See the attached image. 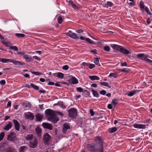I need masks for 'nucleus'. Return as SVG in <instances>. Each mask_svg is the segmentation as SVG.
I'll return each instance as SVG.
<instances>
[{"label":"nucleus","mask_w":152,"mask_h":152,"mask_svg":"<svg viewBox=\"0 0 152 152\" xmlns=\"http://www.w3.org/2000/svg\"><path fill=\"white\" fill-rule=\"evenodd\" d=\"M33 57L35 60H38V61L40 60V58L38 57L37 56H33Z\"/></svg>","instance_id":"052dcab7"},{"label":"nucleus","mask_w":152,"mask_h":152,"mask_svg":"<svg viewBox=\"0 0 152 152\" xmlns=\"http://www.w3.org/2000/svg\"><path fill=\"white\" fill-rule=\"evenodd\" d=\"M26 149L27 148L26 146H23L20 148L19 151L20 152H25Z\"/></svg>","instance_id":"f704fd0d"},{"label":"nucleus","mask_w":152,"mask_h":152,"mask_svg":"<svg viewBox=\"0 0 152 152\" xmlns=\"http://www.w3.org/2000/svg\"><path fill=\"white\" fill-rule=\"evenodd\" d=\"M100 84L102 85L110 87H109L108 84L106 82H101L100 83Z\"/></svg>","instance_id":"ea45409f"},{"label":"nucleus","mask_w":152,"mask_h":152,"mask_svg":"<svg viewBox=\"0 0 152 152\" xmlns=\"http://www.w3.org/2000/svg\"><path fill=\"white\" fill-rule=\"evenodd\" d=\"M51 137L48 133H45L43 136V141L45 144H48L51 140Z\"/></svg>","instance_id":"39448f33"},{"label":"nucleus","mask_w":152,"mask_h":152,"mask_svg":"<svg viewBox=\"0 0 152 152\" xmlns=\"http://www.w3.org/2000/svg\"><path fill=\"white\" fill-rule=\"evenodd\" d=\"M53 75L54 76H56L57 77L60 79H63L64 76V74L61 72L54 73Z\"/></svg>","instance_id":"aec40b11"},{"label":"nucleus","mask_w":152,"mask_h":152,"mask_svg":"<svg viewBox=\"0 0 152 152\" xmlns=\"http://www.w3.org/2000/svg\"><path fill=\"white\" fill-rule=\"evenodd\" d=\"M91 91L92 92L93 95L94 96L96 97H99V95L98 94V92L94 90L93 89H92L91 90Z\"/></svg>","instance_id":"2f4dec72"},{"label":"nucleus","mask_w":152,"mask_h":152,"mask_svg":"<svg viewBox=\"0 0 152 152\" xmlns=\"http://www.w3.org/2000/svg\"><path fill=\"white\" fill-rule=\"evenodd\" d=\"M76 32L78 33H81L83 32V30L82 29H80L76 31Z\"/></svg>","instance_id":"774afa93"},{"label":"nucleus","mask_w":152,"mask_h":152,"mask_svg":"<svg viewBox=\"0 0 152 152\" xmlns=\"http://www.w3.org/2000/svg\"><path fill=\"white\" fill-rule=\"evenodd\" d=\"M10 47L11 49L14 50L16 51H17L18 50L17 47L15 46H10Z\"/></svg>","instance_id":"a18cd8bd"},{"label":"nucleus","mask_w":152,"mask_h":152,"mask_svg":"<svg viewBox=\"0 0 152 152\" xmlns=\"http://www.w3.org/2000/svg\"><path fill=\"white\" fill-rule=\"evenodd\" d=\"M139 5L141 10H143L144 11L145 8L144 3L142 1H140V2Z\"/></svg>","instance_id":"72a5a7b5"},{"label":"nucleus","mask_w":152,"mask_h":152,"mask_svg":"<svg viewBox=\"0 0 152 152\" xmlns=\"http://www.w3.org/2000/svg\"><path fill=\"white\" fill-rule=\"evenodd\" d=\"M70 81L73 84H77L78 83V81L75 77H72L70 80Z\"/></svg>","instance_id":"6ab92c4d"},{"label":"nucleus","mask_w":152,"mask_h":152,"mask_svg":"<svg viewBox=\"0 0 152 152\" xmlns=\"http://www.w3.org/2000/svg\"><path fill=\"white\" fill-rule=\"evenodd\" d=\"M13 123L15 125V127L16 130L17 131L20 130V124L15 119L13 120Z\"/></svg>","instance_id":"4468645a"},{"label":"nucleus","mask_w":152,"mask_h":152,"mask_svg":"<svg viewBox=\"0 0 152 152\" xmlns=\"http://www.w3.org/2000/svg\"><path fill=\"white\" fill-rule=\"evenodd\" d=\"M16 138V134L13 132H11L8 135L7 139L11 141H14Z\"/></svg>","instance_id":"423d86ee"},{"label":"nucleus","mask_w":152,"mask_h":152,"mask_svg":"<svg viewBox=\"0 0 152 152\" xmlns=\"http://www.w3.org/2000/svg\"><path fill=\"white\" fill-rule=\"evenodd\" d=\"M106 93V91L104 90H102L100 92V94L102 95H105Z\"/></svg>","instance_id":"603ef678"},{"label":"nucleus","mask_w":152,"mask_h":152,"mask_svg":"<svg viewBox=\"0 0 152 152\" xmlns=\"http://www.w3.org/2000/svg\"><path fill=\"white\" fill-rule=\"evenodd\" d=\"M31 86L34 89H36V90H38L39 89V87L31 83Z\"/></svg>","instance_id":"37998d69"},{"label":"nucleus","mask_w":152,"mask_h":152,"mask_svg":"<svg viewBox=\"0 0 152 152\" xmlns=\"http://www.w3.org/2000/svg\"><path fill=\"white\" fill-rule=\"evenodd\" d=\"M45 113L48 117V119L55 123L59 121V119L56 116V111L50 109H48L45 111Z\"/></svg>","instance_id":"f257e3e1"},{"label":"nucleus","mask_w":152,"mask_h":152,"mask_svg":"<svg viewBox=\"0 0 152 152\" xmlns=\"http://www.w3.org/2000/svg\"><path fill=\"white\" fill-rule=\"evenodd\" d=\"M31 73L33 75H42V73L38 72H35L30 71Z\"/></svg>","instance_id":"e433bc0d"},{"label":"nucleus","mask_w":152,"mask_h":152,"mask_svg":"<svg viewBox=\"0 0 152 152\" xmlns=\"http://www.w3.org/2000/svg\"><path fill=\"white\" fill-rule=\"evenodd\" d=\"M1 43L6 46L9 47L10 45V42L7 41L3 40L1 41Z\"/></svg>","instance_id":"c756f323"},{"label":"nucleus","mask_w":152,"mask_h":152,"mask_svg":"<svg viewBox=\"0 0 152 152\" xmlns=\"http://www.w3.org/2000/svg\"><path fill=\"white\" fill-rule=\"evenodd\" d=\"M144 9L145 10V11H146V12L148 14V15H152V13H151V12L149 11V8H148V7H145V8Z\"/></svg>","instance_id":"a19ab883"},{"label":"nucleus","mask_w":152,"mask_h":152,"mask_svg":"<svg viewBox=\"0 0 152 152\" xmlns=\"http://www.w3.org/2000/svg\"><path fill=\"white\" fill-rule=\"evenodd\" d=\"M11 59L2 58V59L0 60V62L3 63H6L8 62H11Z\"/></svg>","instance_id":"cd10ccee"},{"label":"nucleus","mask_w":152,"mask_h":152,"mask_svg":"<svg viewBox=\"0 0 152 152\" xmlns=\"http://www.w3.org/2000/svg\"><path fill=\"white\" fill-rule=\"evenodd\" d=\"M137 57L141 59L145 60L146 57H148L146 55L143 53H140L137 55Z\"/></svg>","instance_id":"f3484780"},{"label":"nucleus","mask_w":152,"mask_h":152,"mask_svg":"<svg viewBox=\"0 0 152 152\" xmlns=\"http://www.w3.org/2000/svg\"><path fill=\"white\" fill-rule=\"evenodd\" d=\"M66 34L67 36L72 39H79V37L76 33H73L71 31H69L68 32L66 33Z\"/></svg>","instance_id":"0eeeda50"},{"label":"nucleus","mask_w":152,"mask_h":152,"mask_svg":"<svg viewBox=\"0 0 152 152\" xmlns=\"http://www.w3.org/2000/svg\"><path fill=\"white\" fill-rule=\"evenodd\" d=\"M145 61H147V62L152 64V61L147 58V57H146V58L145 59Z\"/></svg>","instance_id":"bf43d9fd"},{"label":"nucleus","mask_w":152,"mask_h":152,"mask_svg":"<svg viewBox=\"0 0 152 152\" xmlns=\"http://www.w3.org/2000/svg\"><path fill=\"white\" fill-rule=\"evenodd\" d=\"M35 131L37 135V136L40 137H41L42 133L41 129L39 126H37L35 129Z\"/></svg>","instance_id":"2eb2a0df"},{"label":"nucleus","mask_w":152,"mask_h":152,"mask_svg":"<svg viewBox=\"0 0 152 152\" xmlns=\"http://www.w3.org/2000/svg\"><path fill=\"white\" fill-rule=\"evenodd\" d=\"M77 90L79 92H82L83 91V89L81 87H77L76 88Z\"/></svg>","instance_id":"de8ad7c7"},{"label":"nucleus","mask_w":152,"mask_h":152,"mask_svg":"<svg viewBox=\"0 0 152 152\" xmlns=\"http://www.w3.org/2000/svg\"><path fill=\"white\" fill-rule=\"evenodd\" d=\"M89 78L91 80H99L100 78L99 77L97 76L96 75H92V76H89Z\"/></svg>","instance_id":"5701e85b"},{"label":"nucleus","mask_w":152,"mask_h":152,"mask_svg":"<svg viewBox=\"0 0 152 152\" xmlns=\"http://www.w3.org/2000/svg\"><path fill=\"white\" fill-rule=\"evenodd\" d=\"M87 149L92 152H99L98 148L94 144H89L87 146Z\"/></svg>","instance_id":"7ed1b4c3"},{"label":"nucleus","mask_w":152,"mask_h":152,"mask_svg":"<svg viewBox=\"0 0 152 152\" xmlns=\"http://www.w3.org/2000/svg\"><path fill=\"white\" fill-rule=\"evenodd\" d=\"M37 144V140L36 139H35L32 142H31L29 143L30 146L33 148H34L36 147Z\"/></svg>","instance_id":"9b49d317"},{"label":"nucleus","mask_w":152,"mask_h":152,"mask_svg":"<svg viewBox=\"0 0 152 152\" xmlns=\"http://www.w3.org/2000/svg\"><path fill=\"white\" fill-rule=\"evenodd\" d=\"M57 114L58 115H60L61 116H63L64 115L63 114L60 112H56V115Z\"/></svg>","instance_id":"680f3d73"},{"label":"nucleus","mask_w":152,"mask_h":152,"mask_svg":"<svg viewBox=\"0 0 152 152\" xmlns=\"http://www.w3.org/2000/svg\"><path fill=\"white\" fill-rule=\"evenodd\" d=\"M42 125L45 128L47 129L50 130H52L53 129L52 126L50 124L44 123L42 124Z\"/></svg>","instance_id":"1a4fd4ad"},{"label":"nucleus","mask_w":152,"mask_h":152,"mask_svg":"<svg viewBox=\"0 0 152 152\" xmlns=\"http://www.w3.org/2000/svg\"><path fill=\"white\" fill-rule=\"evenodd\" d=\"M70 128V126L67 124H65L64 125L63 130L64 133H65L67 130Z\"/></svg>","instance_id":"393cba45"},{"label":"nucleus","mask_w":152,"mask_h":152,"mask_svg":"<svg viewBox=\"0 0 152 152\" xmlns=\"http://www.w3.org/2000/svg\"><path fill=\"white\" fill-rule=\"evenodd\" d=\"M104 49L106 51H109L110 50V48L109 46L106 45L104 47Z\"/></svg>","instance_id":"58836bf2"},{"label":"nucleus","mask_w":152,"mask_h":152,"mask_svg":"<svg viewBox=\"0 0 152 152\" xmlns=\"http://www.w3.org/2000/svg\"><path fill=\"white\" fill-rule=\"evenodd\" d=\"M84 93L86 95L88 96H89L90 94V92L86 90H85L84 91Z\"/></svg>","instance_id":"8fccbe9b"},{"label":"nucleus","mask_w":152,"mask_h":152,"mask_svg":"<svg viewBox=\"0 0 152 152\" xmlns=\"http://www.w3.org/2000/svg\"><path fill=\"white\" fill-rule=\"evenodd\" d=\"M99 58H94V63L96 65H98L99 66H100L99 61Z\"/></svg>","instance_id":"473e14b6"},{"label":"nucleus","mask_w":152,"mask_h":152,"mask_svg":"<svg viewBox=\"0 0 152 152\" xmlns=\"http://www.w3.org/2000/svg\"><path fill=\"white\" fill-rule=\"evenodd\" d=\"M130 1L129 4V5L131 6H133L135 5V3L133 0H129Z\"/></svg>","instance_id":"c03bdc74"},{"label":"nucleus","mask_w":152,"mask_h":152,"mask_svg":"<svg viewBox=\"0 0 152 152\" xmlns=\"http://www.w3.org/2000/svg\"><path fill=\"white\" fill-rule=\"evenodd\" d=\"M15 35L18 37H23L25 36V35L21 33H16Z\"/></svg>","instance_id":"c9c22d12"},{"label":"nucleus","mask_w":152,"mask_h":152,"mask_svg":"<svg viewBox=\"0 0 152 152\" xmlns=\"http://www.w3.org/2000/svg\"><path fill=\"white\" fill-rule=\"evenodd\" d=\"M23 75L26 78H29L30 77V75L28 74H25Z\"/></svg>","instance_id":"338daca9"},{"label":"nucleus","mask_w":152,"mask_h":152,"mask_svg":"<svg viewBox=\"0 0 152 152\" xmlns=\"http://www.w3.org/2000/svg\"><path fill=\"white\" fill-rule=\"evenodd\" d=\"M118 100L116 99H113L111 102L113 106V109L115 107V105L118 104Z\"/></svg>","instance_id":"c85d7f7f"},{"label":"nucleus","mask_w":152,"mask_h":152,"mask_svg":"<svg viewBox=\"0 0 152 152\" xmlns=\"http://www.w3.org/2000/svg\"><path fill=\"white\" fill-rule=\"evenodd\" d=\"M89 64L87 63H86L85 62H83L82 63V64H81V65H83L84 66H88Z\"/></svg>","instance_id":"e2e57ef3"},{"label":"nucleus","mask_w":152,"mask_h":152,"mask_svg":"<svg viewBox=\"0 0 152 152\" xmlns=\"http://www.w3.org/2000/svg\"><path fill=\"white\" fill-rule=\"evenodd\" d=\"M133 126L136 128L138 129H145L146 127L145 125L144 124H133Z\"/></svg>","instance_id":"f8f14e48"},{"label":"nucleus","mask_w":152,"mask_h":152,"mask_svg":"<svg viewBox=\"0 0 152 152\" xmlns=\"http://www.w3.org/2000/svg\"><path fill=\"white\" fill-rule=\"evenodd\" d=\"M90 51L91 52L93 53L94 54H96L97 53L96 50V49L92 50Z\"/></svg>","instance_id":"69168bd1"},{"label":"nucleus","mask_w":152,"mask_h":152,"mask_svg":"<svg viewBox=\"0 0 152 152\" xmlns=\"http://www.w3.org/2000/svg\"><path fill=\"white\" fill-rule=\"evenodd\" d=\"M117 130V129L115 127H113L109 129V132L113 133L116 132Z\"/></svg>","instance_id":"7c9ffc66"},{"label":"nucleus","mask_w":152,"mask_h":152,"mask_svg":"<svg viewBox=\"0 0 152 152\" xmlns=\"http://www.w3.org/2000/svg\"><path fill=\"white\" fill-rule=\"evenodd\" d=\"M5 83H6L5 81L4 80H2L0 81V84L1 85H4L5 84Z\"/></svg>","instance_id":"13d9d810"},{"label":"nucleus","mask_w":152,"mask_h":152,"mask_svg":"<svg viewBox=\"0 0 152 152\" xmlns=\"http://www.w3.org/2000/svg\"><path fill=\"white\" fill-rule=\"evenodd\" d=\"M11 62L12 63L14 64L17 65H23L24 63L22 62H21L19 61H17L15 60H12L11 59Z\"/></svg>","instance_id":"a211bd4d"},{"label":"nucleus","mask_w":152,"mask_h":152,"mask_svg":"<svg viewBox=\"0 0 152 152\" xmlns=\"http://www.w3.org/2000/svg\"><path fill=\"white\" fill-rule=\"evenodd\" d=\"M25 115L26 118L29 120H32L34 118V115L32 113L30 112H28L26 113H25Z\"/></svg>","instance_id":"6e6552de"},{"label":"nucleus","mask_w":152,"mask_h":152,"mask_svg":"<svg viewBox=\"0 0 152 152\" xmlns=\"http://www.w3.org/2000/svg\"><path fill=\"white\" fill-rule=\"evenodd\" d=\"M95 141L96 143V147L97 148L99 152H104L103 144V140L100 136H97L95 137Z\"/></svg>","instance_id":"f03ea898"},{"label":"nucleus","mask_w":152,"mask_h":152,"mask_svg":"<svg viewBox=\"0 0 152 152\" xmlns=\"http://www.w3.org/2000/svg\"><path fill=\"white\" fill-rule=\"evenodd\" d=\"M88 66L90 69H92L95 67V65L94 64H89Z\"/></svg>","instance_id":"6e6d98bb"},{"label":"nucleus","mask_w":152,"mask_h":152,"mask_svg":"<svg viewBox=\"0 0 152 152\" xmlns=\"http://www.w3.org/2000/svg\"><path fill=\"white\" fill-rule=\"evenodd\" d=\"M24 58L26 59V60L28 62L31 61H32V57L31 56H29L27 54L24 55L23 56Z\"/></svg>","instance_id":"b1692460"},{"label":"nucleus","mask_w":152,"mask_h":152,"mask_svg":"<svg viewBox=\"0 0 152 152\" xmlns=\"http://www.w3.org/2000/svg\"><path fill=\"white\" fill-rule=\"evenodd\" d=\"M33 138V136L31 134H28L26 137V140H30Z\"/></svg>","instance_id":"bb28decb"},{"label":"nucleus","mask_w":152,"mask_h":152,"mask_svg":"<svg viewBox=\"0 0 152 152\" xmlns=\"http://www.w3.org/2000/svg\"><path fill=\"white\" fill-rule=\"evenodd\" d=\"M12 126V124L11 122L9 121L5 126H4L3 129L6 130L8 131L11 128Z\"/></svg>","instance_id":"dca6fc26"},{"label":"nucleus","mask_w":152,"mask_h":152,"mask_svg":"<svg viewBox=\"0 0 152 152\" xmlns=\"http://www.w3.org/2000/svg\"><path fill=\"white\" fill-rule=\"evenodd\" d=\"M68 113L69 116L72 118H75L77 115V110L74 108L69 109Z\"/></svg>","instance_id":"20e7f679"},{"label":"nucleus","mask_w":152,"mask_h":152,"mask_svg":"<svg viewBox=\"0 0 152 152\" xmlns=\"http://www.w3.org/2000/svg\"><path fill=\"white\" fill-rule=\"evenodd\" d=\"M86 41L87 42H88V43H89L91 44H95L94 42L93 41H92L91 39H90L89 38H87L86 39Z\"/></svg>","instance_id":"79ce46f5"},{"label":"nucleus","mask_w":152,"mask_h":152,"mask_svg":"<svg viewBox=\"0 0 152 152\" xmlns=\"http://www.w3.org/2000/svg\"><path fill=\"white\" fill-rule=\"evenodd\" d=\"M11 103L10 101H9L7 105V108H8L9 107H11Z\"/></svg>","instance_id":"0e129e2a"},{"label":"nucleus","mask_w":152,"mask_h":152,"mask_svg":"<svg viewBox=\"0 0 152 152\" xmlns=\"http://www.w3.org/2000/svg\"><path fill=\"white\" fill-rule=\"evenodd\" d=\"M113 3L110 1H108L107 3V5L110 7H112L113 5Z\"/></svg>","instance_id":"5fc2aeb1"},{"label":"nucleus","mask_w":152,"mask_h":152,"mask_svg":"<svg viewBox=\"0 0 152 152\" xmlns=\"http://www.w3.org/2000/svg\"><path fill=\"white\" fill-rule=\"evenodd\" d=\"M90 113L91 116H93L94 115V113L92 109H90Z\"/></svg>","instance_id":"864d4df0"},{"label":"nucleus","mask_w":152,"mask_h":152,"mask_svg":"<svg viewBox=\"0 0 152 152\" xmlns=\"http://www.w3.org/2000/svg\"><path fill=\"white\" fill-rule=\"evenodd\" d=\"M139 91L137 90H132L129 91L125 94L129 96H132L138 93Z\"/></svg>","instance_id":"9d476101"},{"label":"nucleus","mask_w":152,"mask_h":152,"mask_svg":"<svg viewBox=\"0 0 152 152\" xmlns=\"http://www.w3.org/2000/svg\"><path fill=\"white\" fill-rule=\"evenodd\" d=\"M109 77H113L114 78H116L118 77L117 73L116 72L115 73H110L109 74Z\"/></svg>","instance_id":"a878e982"},{"label":"nucleus","mask_w":152,"mask_h":152,"mask_svg":"<svg viewBox=\"0 0 152 152\" xmlns=\"http://www.w3.org/2000/svg\"><path fill=\"white\" fill-rule=\"evenodd\" d=\"M68 4L69 5L72 6L73 4H74L73 1L72 0H69L68 2Z\"/></svg>","instance_id":"4d7b16f0"},{"label":"nucleus","mask_w":152,"mask_h":152,"mask_svg":"<svg viewBox=\"0 0 152 152\" xmlns=\"http://www.w3.org/2000/svg\"><path fill=\"white\" fill-rule=\"evenodd\" d=\"M58 23L59 24H61L62 23V21H63V19L62 18L60 17L59 16L58 18Z\"/></svg>","instance_id":"49530a36"},{"label":"nucleus","mask_w":152,"mask_h":152,"mask_svg":"<svg viewBox=\"0 0 152 152\" xmlns=\"http://www.w3.org/2000/svg\"><path fill=\"white\" fill-rule=\"evenodd\" d=\"M107 108L109 109L113 108V106L112 104H108L107 105Z\"/></svg>","instance_id":"09e8293b"},{"label":"nucleus","mask_w":152,"mask_h":152,"mask_svg":"<svg viewBox=\"0 0 152 152\" xmlns=\"http://www.w3.org/2000/svg\"><path fill=\"white\" fill-rule=\"evenodd\" d=\"M120 52L125 54H128L131 53V52L129 50H126L123 48L122 47V48L121 49Z\"/></svg>","instance_id":"412c9836"},{"label":"nucleus","mask_w":152,"mask_h":152,"mask_svg":"<svg viewBox=\"0 0 152 152\" xmlns=\"http://www.w3.org/2000/svg\"><path fill=\"white\" fill-rule=\"evenodd\" d=\"M43 116L42 115L38 113L36 116V120L37 121H40L42 119Z\"/></svg>","instance_id":"4be33fe9"},{"label":"nucleus","mask_w":152,"mask_h":152,"mask_svg":"<svg viewBox=\"0 0 152 152\" xmlns=\"http://www.w3.org/2000/svg\"><path fill=\"white\" fill-rule=\"evenodd\" d=\"M110 46L113 49L119 51H120L122 47L121 46L114 44H111Z\"/></svg>","instance_id":"ddd939ff"},{"label":"nucleus","mask_w":152,"mask_h":152,"mask_svg":"<svg viewBox=\"0 0 152 152\" xmlns=\"http://www.w3.org/2000/svg\"><path fill=\"white\" fill-rule=\"evenodd\" d=\"M69 69V66L67 65H65V66H64L62 67V69L63 70H68Z\"/></svg>","instance_id":"3c124183"},{"label":"nucleus","mask_w":152,"mask_h":152,"mask_svg":"<svg viewBox=\"0 0 152 152\" xmlns=\"http://www.w3.org/2000/svg\"><path fill=\"white\" fill-rule=\"evenodd\" d=\"M4 132H1L0 134V142L3 139L4 136Z\"/></svg>","instance_id":"4c0bfd02"}]
</instances>
